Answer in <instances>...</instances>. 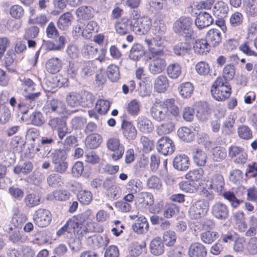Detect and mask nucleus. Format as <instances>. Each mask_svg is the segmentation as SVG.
Segmentation results:
<instances>
[{
    "label": "nucleus",
    "instance_id": "f257e3e1",
    "mask_svg": "<svg viewBox=\"0 0 257 257\" xmlns=\"http://www.w3.org/2000/svg\"><path fill=\"white\" fill-rule=\"evenodd\" d=\"M94 218L92 212L87 209L83 212L74 216L70 218V225H74L76 229V234L83 235L89 231H91L90 225Z\"/></svg>",
    "mask_w": 257,
    "mask_h": 257
},
{
    "label": "nucleus",
    "instance_id": "f03ea898",
    "mask_svg": "<svg viewBox=\"0 0 257 257\" xmlns=\"http://www.w3.org/2000/svg\"><path fill=\"white\" fill-rule=\"evenodd\" d=\"M150 59L148 70L151 74L156 75L165 70L167 64L165 52L153 51L150 53Z\"/></svg>",
    "mask_w": 257,
    "mask_h": 257
},
{
    "label": "nucleus",
    "instance_id": "7ed1b4c3",
    "mask_svg": "<svg viewBox=\"0 0 257 257\" xmlns=\"http://www.w3.org/2000/svg\"><path fill=\"white\" fill-rule=\"evenodd\" d=\"M210 91L215 99L223 101L230 96L231 88L223 78L218 77L212 84Z\"/></svg>",
    "mask_w": 257,
    "mask_h": 257
},
{
    "label": "nucleus",
    "instance_id": "20e7f679",
    "mask_svg": "<svg viewBox=\"0 0 257 257\" xmlns=\"http://www.w3.org/2000/svg\"><path fill=\"white\" fill-rule=\"evenodd\" d=\"M192 20L189 17H181L173 24L174 32L183 37L191 38L193 35L192 28Z\"/></svg>",
    "mask_w": 257,
    "mask_h": 257
},
{
    "label": "nucleus",
    "instance_id": "39448f33",
    "mask_svg": "<svg viewBox=\"0 0 257 257\" xmlns=\"http://www.w3.org/2000/svg\"><path fill=\"white\" fill-rule=\"evenodd\" d=\"M150 113L153 118L157 121L164 120L169 115L164 101L155 102L151 108Z\"/></svg>",
    "mask_w": 257,
    "mask_h": 257
},
{
    "label": "nucleus",
    "instance_id": "423d86ee",
    "mask_svg": "<svg viewBox=\"0 0 257 257\" xmlns=\"http://www.w3.org/2000/svg\"><path fill=\"white\" fill-rule=\"evenodd\" d=\"M107 149L113 152L111 158L114 161H117L122 158L124 152V147L120 144V141L116 138H110L106 142Z\"/></svg>",
    "mask_w": 257,
    "mask_h": 257
},
{
    "label": "nucleus",
    "instance_id": "0eeeda50",
    "mask_svg": "<svg viewBox=\"0 0 257 257\" xmlns=\"http://www.w3.org/2000/svg\"><path fill=\"white\" fill-rule=\"evenodd\" d=\"M208 209L207 203L204 200H198L191 206L189 213L191 218L197 219L205 216Z\"/></svg>",
    "mask_w": 257,
    "mask_h": 257
},
{
    "label": "nucleus",
    "instance_id": "6e6552de",
    "mask_svg": "<svg viewBox=\"0 0 257 257\" xmlns=\"http://www.w3.org/2000/svg\"><path fill=\"white\" fill-rule=\"evenodd\" d=\"M49 125L57 132L59 138L62 140L69 133L66 121L62 118L54 117L49 121Z\"/></svg>",
    "mask_w": 257,
    "mask_h": 257
},
{
    "label": "nucleus",
    "instance_id": "1a4fd4ad",
    "mask_svg": "<svg viewBox=\"0 0 257 257\" xmlns=\"http://www.w3.org/2000/svg\"><path fill=\"white\" fill-rule=\"evenodd\" d=\"M102 186L105 190L106 196L110 199L115 200L120 196L121 189L115 184L112 179L106 178L103 181Z\"/></svg>",
    "mask_w": 257,
    "mask_h": 257
},
{
    "label": "nucleus",
    "instance_id": "9d476101",
    "mask_svg": "<svg viewBox=\"0 0 257 257\" xmlns=\"http://www.w3.org/2000/svg\"><path fill=\"white\" fill-rule=\"evenodd\" d=\"M133 31L139 35L147 33L152 26V21L148 17L143 16L137 22L132 21Z\"/></svg>",
    "mask_w": 257,
    "mask_h": 257
},
{
    "label": "nucleus",
    "instance_id": "9b49d317",
    "mask_svg": "<svg viewBox=\"0 0 257 257\" xmlns=\"http://www.w3.org/2000/svg\"><path fill=\"white\" fill-rule=\"evenodd\" d=\"M51 214L47 209L40 208L36 210L33 216V220L35 223L41 227L48 225L51 221Z\"/></svg>",
    "mask_w": 257,
    "mask_h": 257
},
{
    "label": "nucleus",
    "instance_id": "f8f14e48",
    "mask_svg": "<svg viewBox=\"0 0 257 257\" xmlns=\"http://www.w3.org/2000/svg\"><path fill=\"white\" fill-rule=\"evenodd\" d=\"M158 151L164 155L172 154L175 151V145L173 141L167 137H163L157 142Z\"/></svg>",
    "mask_w": 257,
    "mask_h": 257
},
{
    "label": "nucleus",
    "instance_id": "ddd939ff",
    "mask_svg": "<svg viewBox=\"0 0 257 257\" xmlns=\"http://www.w3.org/2000/svg\"><path fill=\"white\" fill-rule=\"evenodd\" d=\"M145 42L149 47L150 53H152L153 51L164 52V36L155 35L152 39H146Z\"/></svg>",
    "mask_w": 257,
    "mask_h": 257
},
{
    "label": "nucleus",
    "instance_id": "4468645a",
    "mask_svg": "<svg viewBox=\"0 0 257 257\" xmlns=\"http://www.w3.org/2000/svg\"><path fill=\"white\" fill-rule=\"evenodd\" d=\"M132 25V21L130 19L124 17L115 22L114 28L117 34L123 36L133 31Z\"/></svg>",
    "mask_w": 257,
    "mask_h": 257
},
{
    "label": "nucleus",
    "instance_id": "2eb2a0df",
    "mask_svg": "<svg viewBox=\"0 0 257 257\" xmlns=\"http://www.w3.org/2000/svg\"><path fill=\"white\" fill-rule=\"evenodd\" d=\"M211 210L212 215L218 219L225 220L228 217V208L223 203L220 202L215 203L212 206Z\"/></svg>",
    "mask_w": 257,
    "mask_h": 257
},
{
    "label": "nucleus",
    "instance_id": "dca6fc26",
    "mask_svg": "<svg viewBox=\"0 0 257 257\" xmlns=\"http://www.w3.org/2000/svg\"><path fill=\"white\" fill-rule=\"evenodd\" d=\"M43 108L46 113L56 112L58 114H63L65 111L66 106L63 102L53 99L48 101Z\"/></svg>",
    "mask_w": 257,
    "mask_h": 257
},
{
    "label": "nucleus",
    "instance_id": "f3484780",
    "mask_svg": "<svg viewBox=\"0 0 257 257\" xmlns=\"http://www.w3.org/2000/svg\"><path fill=\"white\" fill-rule=\"evenodd\" d=\"M213 19L210 14L207 12H200L196 16L195 24L196 27L201 30L211 25Z\"/></svg>",
    "mask_w": 257,
    "mask_h": 257
},
{
    "label": "nucleus",
    "instance_id": "a211bd4d",
    "mask_svg": "<svg viewBox=\"0 0 257 257\" xmlns=\"http://www.w3.org/2000/svg\"><path fill=\"white\" fill-rule=\"evenodd\" d=\"M135 123L140 131L144 133H149L154 129L152 121L144 115L139 116L135 120Z\"/></svg>",
    "mask_w": 257,
    "mask_h": 257
},
{
    "label": "nucleus",
    "instance_id": "6ab92c4d",
    "mask_svg": "<svg viewBox=\"0 0 257 257\" xmlns=\"http://www.w3.org/2000/svg\"><path fill=\"white\" fill-rule=\"evenodd\" d=\"M121 130L123 136L126 139L133 140L137 137V131L131 122L123 120L121 123Z\"/></svg>",
    "mask_w": 257,
    "mask_h": 257
},
{
    "label": "nucleus",
    "instance_id": "aec40b11",
    "mask_svg": "<svg viewBox=\"0 0 257 257\" xmlns=\"http://www.w3.org/2000/svg\"><path fill=\"white\" fill-rule=\"evenodd\" d=\"M70 192L65 189H57L47 195V199L51 201L57 200L64 201L69 199Z\"/></svg>",
    "mask_w": 257,
    "mask_h": 257
},
{
    "label": "nucleus",
    "instance_id": "412c9836",
    "mask_svg": "<svg viewBox=\"0 0 257 257\" xmlns=\"http://www.w3.org/2000/svg\"><path fill=\"white\" fill-rule=\"evenodd\" d=\"M206 254L205 247L200 243H193L189 248L188 254L190 257H205Z\"/></svg>",
    "mask_w": 257,
    "mask_h": 257
},
{
    "label": "nucleus",
    "instance_id": "4be33fe9",
    "mask_svg": "<svg viewBox=\"0 0 257 257\" xmlns=\"http://www.w3.org/2000/svg\"><path fill=\"white\" fill-rule=\"evenodd\" d=\"M173 165L178 170L185 171L189 166V158L184 154L177 155L173 160Z\"/></svg>",
    "mask_w": 257,
    "mask_h": 257
},
{
    "label": "nucleus",
    "instance_id": "5701e85b",
    "mask_svg": "<svg viewBox=\"0 0 257 257\" xmlns=\"http://www.w3.org/2000/svg\"><path fill=\"white\" fill-rule=\"evenodd\" d=\"M222 39L221 34L219 30L211 29L209 30L206 35V40L209 44L213 47L219 45Z\"/></svg>",
    "mask_w": 257,
    "mask_h": 257
},
{
    "label": "nucleus",
    "instance_id": "b1692460",
    "mask_svg": "<svg viewBox=\"0 0 257 257\" xmlns=\"http://www.w3.org/2000/svg\"><path fill=\"white\" fill-rule=\"evenodd\" d=\"M210 187L217 192H221L225 185L223 176L220 174L213 175L210 179Z\"/></svg>",
    "mask_w": 257,
    "mask_h": 257
},
{
    "label": "nucleus",
    "instance_id": "393cba45",
    "mask_svg": "<svg viewBox=\"0 0 257 257\" xmlns=\"http://www.w3.org/2000/svg\"><path fill=\"white\" fill-rule=\"evenodd\" d=\"M169 86V80L165 75H160L156 77L154 82V89L157 92L162 93L166 91Z\"/></svg>",
    "mask_w": 257,
    "mask_h": 257
},
{
    "label": "nucleus",
    "instance_id": "a878e982",
    "mask_svg": "<svg viewBox=\"0 0 257 257\" xmlns=\"http://www.w3.org/2000/svg\"><path fill=\"white\" fill-rule=\"evenodd\" d=\"M228 12V7L226 4L222 1H218L213 6L212 9V14L218 18L225 17Z\"/></svg>",
    "mask_w": 257,
    "mask_h": 257
},
{
    "label": "nucleus",
    "instance_id": "bb28decb",
    "mask_svg": "<svg viewBox=\"0 0 257 257\" xmlns=\"http://www.w3.org/2000/svg\"><path fill=\"white\" fill-rule=\"evenodd\" d=\"M145 54L144 47L140 44H135L130 50L128 57L133 61H138L144 56Z\"/></svg>",
    "mask_w": 257,
    "mask_h": 257
},
{
    "label": "nucleus",
    "instance_id": "cd10ccee",
    "mask_svg": "<svg viewBox=\"0 0 257 257\" xmlns=\"http://www.w3.org/2000/svg\"><path fill=\"white\" fill-rule=\"evenodd\" d=\"M196 116L202 120H207L209 116V107L206 102L199 103L196 106Z\"/></svg>",
    "mask_w": 257,
    "mask_h": 257
},
{
    "label": "nucleus",
    "instance_id": "c85d7f7f",
    "mask_svg": "<svg viewBox=\"0 0 257 257\" xmlns=\"http://www.w3.org/2000/svg\"><path fill=\"white\" fill-rule=\"evenodd\" d=\"M193 159L198 166H204L206 163L207 156L206 154L199 148H195L192 152Z\"/></svg>",
    "mask_w": 257,
    "mask_h": 257
},
{
    "label": "nucleus",
    "instance_id": "c756f323",
    "mask_svg": "<svg viewBox=\"0 0 257 257\" xmlns=\"http://www.w3.org/2000/svg\"><path fill=\"white\" fill-rule=\"evenodd\" d=\"M151 252L155 255H159L164 251V245L161 238H154L150 244Z\"/></svg>",
    "mask_w": 257,
    "mask_h": 257
},
{
    "label": "nucleus",
    "instance_id": "7c9ffc66",
    "mask_svg": "<svg viewBox=\"0 0 257 257\" xmlns=\"http://www.w3.org/2000/svg\"><path fill=\"white\" fill-rule=\"evenodd\" d=\"M62 68V62L58 58H52L46 63V69L50 73L55 74Z\"/></svg>",
    "mask_w": 257,
    "mask_h": 257
},
{
    "label": "nucleus",
    "instance_id": "2f4dec72",
    "mask_svg": "<svg viewBox=\"0 0 257 257\" xmlns=\"http://www.w3.org/2000/svg\"><path fill=\"white\" fill-rule=\"evenodd\" d=\"M102 142L101 136L97 133L88 135L86 138V146L87 148L94 149L99 146Z\"/></svg>",
    "mask_w": 257,
    "mask_h": 257
},
{
    "label": "nucleus",
    "instance_id": "473e14b6",
    "mask_svg": "<svg viewBox=\"0 0 257 257\" xmlns=\"http://www.w3.org/2000/svg\"><path fill=\"white\" fill-rule=\"evenodd\" d=\"M193 49L198 54H206L210 50V44L206 39H198L194 44Z\"/></svg>",
    "mask_w": 257,
    "mask_h": 257
},
{
    "label": "nucleus",
    "instance_id": "72a5a7b5",
    "mask_svg": "<svg viewBox=\"0 0 257 257\" xmlns=\"http://www.w3.org/2000/svg\"><path fill=\"white\" fill-rule=\"evenodd\" d=\"M132 227L134 231L138 233H143L148 231L149 224L145 217L140 216L132 225Z\"/></svg>",
    "mask_w": 257,
    "mask_h": 257
},
{
    "label": "nucleus",
    "instance_id": "f704fd0d",
    "mask_svg": "<svg viewBox=\"0 0 257 257\" xmlns=\"http://www.w3.org/2000/svg\"><path fill=\"white\" fill-rule=\"evenodd\" d=\"M166 71L167 75L172 79L178 78L182 73L181 66L177 62L170 64L167 66Z\"/></svg>",
    "mask_w": 257,
    "mask_h": 257
},
{
    "label": "nucleus",
    "instance_id": "c9c22d12",
    "mask_svg": "<svg viewBox=\"0 0 257 257\" xmlns=\"http://www.w3.org/2000/svg\"><path fill=\"white\" fill-rule=\"evenodd\" d=\"M73 17L70 13H65L62 15L57 21V26L62 30L67 29L71 25Z\"/></svg>",
    "mask_w": 257,
    "mask_h": 257
},
{
    "label": "nucleus",
    "instance_id": "e433bc0d",
    "mask_svg": "<svg viewBox=\"0 0 257 257\" xmlns=\"http://www.w3.org/2000/svg\"><path fill=\"white\" fill-rule=\"evenodd\" d=\"M47 182L49 186L54 188L59 187L64 184L63 177L56 173L49 175L47 178Z\"/></svg>",
    "mask_w": 257,
    "mask_h": 257
},
{
    "label": "nucleus",
    "instance_id": "4c0bfd02",
    "mask_svg": "<svg viewBox=\"0 0 257 257\" xmlns=\"http://www.w3.org/2000/svg\"><path fill=\"white\" fill-rule=\"evenodd\" d=\"M219 236L217 231L207 230L200 234L201 240L205 244H210Z\"/></svg>",
    "mask_w": 257,
    "mask_h": 257
},
{
    "label": "nucleus",
    "instance_id": "58836bf2",
    "mask_svg": "<svg viewBox=\"0 0 257 257\" xmlns=\"http://www.w3.org/2000/svg\"><path fill=\"white\" fill-rule=\"evenodd\" d=\"M66 99L68 105L75 107L82 103L81 99L83 100V97L78 93L72 92L67 95Z\"/></svg>",
    "mask_w": 257,
    "mask_h": 257
},
{
    "label": "nucleus",
    "instance_id": "ea45409f",
    "mask_svg": "<svg viewBox=\"0 0 257 257\" xmlns=\"http://www.w3.org/2000/svg\"><path fill=\"white\" fill-rule=\"evenodd\" d=\"M179 137L184 141L189 142L194 138V133L187 127H181L178 130Z\"/></svg>",
    "mask_w": 257,
    "mask_h": 257
},
{
    "label": "nucleus",
    "instance_id": "a19ab883",
    "mask_svg": "<svg viewBox=\"0 0 257 257\" xmlns=\"http://www.w3.org/2000/svg\"><path fill=\"white\" fill-rule=\"evenodd\" d=\"M142 182L137 179L130 180L126 185L125 188L128 192L137 193L142 189Z\"/></svg>",
    "mask_w": 257,
    "mask_h": 257
},
{
    "label": "nucleus",
    "instance_id": "79ce46f5",
    "mask_svg": "<svg viewBox=\"0 0 257 257\" xmlns=\"http://www.w3.org/2000/svg\"><path fill=\"white\" fill-rule=\"evenodd\" d=\"M50 157L53 164H56V163L66 160L67 158V154L66 152L63 150L58 149L54 150L53 152L48 153Z\"/></svg>",
    "mask_w": 257,
    "mask_h": 257
},
{
    "label": "nucleus",
    "instance_id": "37998d69",
    "mask_svg": "<svg viewBox=\"0 0 257 257\" xmlns=\"http://www.w3.org/2000/svg\"><path fill=\"white\" fill-rule=\"evenodd\" d=\"M175 128V125L174 122L172 121H168L159 125L156 131L159 135H163L169 134L172 132Z\"/></svg>",
    "mask_w": 257,
    "mask_h": 257
},
{
    "label": "nucleus",
    "instance_id": "c03bdc74",
    "mask_svg": "<svg viewBox=\"0 0 257 257\" xmlns=\"http://www.w3.org/2000/svg\"><path fill=\"white\" fill-rule=\"evenodd\" d=\"M93 13V9L88 6H81L78 8L76 11L77 17L83 19H89L92 18Z\"/></svg>",
    "mask_w": 257,
    "mask_h": 257
},
{
    "label": "nucleus",
    "instance_id": "a18cd8bd",
    "mask_svg": "<svg viewBox=\"0 0 257 257\" xmlns=\"http://www.w3.org/2000/svg\"><path fill=\"white\" fill-rule=\"evenodd\" d=\"M108 78L112 82H116L120 77V72L118 67L114 64L109 65L106 70Z\"/></svg>",
    "mask_w": 257,
    "mask_h": 257
},
{
    "label": "nucleus",
    "instance_id": "49530a36",
    "mask_svg": "<svg viewBox=\"0 0 257 257\" xmlns=\"http://www.w3.org/2000/svg\"><path fill=\"white\" fill-rule=\"evenodd\" d=\"M179 89L180 94L182 97L188 98L191 96L194 91V87L191 83L187 82L181 84Z\"/></svg>",
    "mask_w": 257,
    "mask_h": 257
},
{
    "label": "nucleus",
    "instance_id": "de8ad7c7",
    "mask_svg": "<svg viewBox=\"0 0 257 257\" xmlns=\"http://www.w3.org/2000/svg\"><path fill=\"white\" fill-rule=\"evenodd\" d=\"M204 171L202 169L199 168L190 171L186 174V178L192 182H199L201 180Z\"/></svg>",
    "mask_w": 257,
    "mask_h": 257
},
{
    "label": "nucleus",
    "instance_id": "09e8293b",
    "mask_svg": "<svg viewBox=\"0 0 257 257\" xmlns=\"http://www.w3.org/2000/svg\"><path fill=\"white\" fill-rule=\"evenodd\" d=\"M24 201L28 207L32 208L39 204L40 197L36 194L31 193L26 195Z\"/></svg>",
    "mask_w": 257,
    "mask_h": 257
},
{
    "label": "nucleus",
    "instance_id": "8fccbe9b",
    "mask_svg": "<svg viewBox=\"0 0 257 257\" xmlns=\"http://www.w3.org/2000/svg\"><path fill=\"white\" fill-rule=\"evenodd\" d=\"M243 178L242 172L237 169L231 171L228 176L229 181L236 184H240L243 181Z\"/></svg>",
    "mask_w": 257,
    "mask_h": 257
},
{
    "label": "nucleus",
    "instance_id": "3c124183",
    "mask_svg": "<svg viewBox=\"0 0 257 257\" xmlns=\"http://www.w3.org/2000/svg\"><path fill=\"white\" fill-rule=\"evenodd\" d=\"M94 247L100 248L106 246L109 242L108 238L100 235H94L91 237Z\"/></svg>",
    "mask_w": 257,
    "mask_h": 257
},
{
    "label": "nucleus",
    "instance_id": "603ef678",
    "mask_svg": "<svg viewBox=\"0 0 257 257\" xmlns=\"http://www.w3.org/2000/svg\"><path fill=\"white\" fill-rule=\"evenodd\" d=\"M110 107L109 101L103 99H99L95 105V109L100 114L106 113Z\"/></svg>",
    "mask_w": 257,
    "mask_h": 257
},
{
    "label": "nucleus",
    "instance_id": "864d4df0",
    "mask_svg": "<svg viewBox=\"0 0 257 257\" xmlns=\"http://www.w3.org/2000/svg\"><path fill=\"white\" fill-rule=\"evenodd\" d=\"M77 197L80 203L84 205H88L92 200V195L89 191L81 190L79 191Z\"/></svg>",
    "mask_w": 257,
    "mask_h": 257
},
{
    "label": "nucleus",
    "instance_id": "5fc2aeb1",
    "mask_svg": "<svg viewBox=\"0 0 257 257\" xmlns=\"http://www.w3.org/2000/svg\"><path fill=\"white\" fill-rule=\"evenodd\" d=\"M243 20V17L241 13L236 12L232 14L229 18V24L232 27L240 26Z\"/></svg>",
    "mask_w": 257,
    "mask_h": 257
},
{
    "label": "nucleus",
    "instance_id": "6e6d98bb",
    "mask_svg": "<svg viewBox=\"0 0 257 257\" xmlns=\"http://www.w3.org/2000/svg\"><path fill=\"white\" fill-rule=\"evenodd\" d=\"M164 102L168 109V112L169 111L174 116H177L179 114L180 110L175 103L174 99H167L164 101Z\"/></svg>",
    "mask_w": 257,
    "mask_h": 257
},
{
    "label": "nucleus",
    "instance_id": "4d7b16f0",
    "mask_svg": "<svg viewBox=\"0 0 257 257\" xmlns=\"http://www.w3.org/2000/svg\"><path fill=\"white\" fill-rule=\"evenodd\" d=\"M237 133L240 138L244 140H249L252 137V132L251 129L245 125H241L237 128Z\"/></svg>",
    "mask_w": 257,
    "mask_h": 257
},
{
    "label": "nucleus",
    "instance_id": "13d9d810",
    "mask_svg": "<svg viewBox=\"0 0 257 257\" xmlns=\"http://www.w3.org/2000/svg\"><path fill=\"white\" fill-rule=\"evenodd\" d=\"M48 21L49 19L46 15L40 14L34 18L29 17L28 23L31 25H39L43 27L46 24Z\"/></svg>",
    "mask_w": 257,
    "mask_h": 257
},
{
    "label": "nucleus",
    "instance_id": "bf43d9fd",
    "mask_svg": "<svg viewBox=\"0 0 257 257\" xmlns=\"http://www.w3.org/2000/svg\"><path fill=\"white\" fill-rule=\"evenodd\" d=\"M213 159L217 162L224 160L226 157V151L221 147H215L212 151Z\"/></svg>",
    "mask_w": 257,
    "mask_h": 257
},
{
    "label": "nucleus",
    "instance_id": "052dcab7",
    "mask_svg": "<svg viewBox=\"0 0 257 257\" xmlns=\"http://www.w3.org/2000/svg\"><path fill=\"white\" fill-rule=\"evenodd\" d=\"M235 123V119L233 115H230L228 119L225 121L222 125V133L225 135H230L233 133V127Z\"/></svg>",
    "mask_w": 257,
    "mask_h": 257
},
{
    "label": "nucleus",
    "instance_id": "680f3d73",
    "mask_svg": "<svg viewBox=\"0 0 257 257\" xmlns=\"http://www.w3.org/2000/svg\"><path fill=\"white\" fill-rule=\"evenodd\" d=\"M33 169L31 162H28L23 164L22 166H17L14 168V172L16 174L22 173L27 175L30 173Z\"/></svg>",
    "mask_w": 257,
    "mask_h": 257
},
{
    "label": "nucleus",
    "instance_id": "e2e57ef3",
    "mask_svg": "<svg viewBox=\"0 0 257 257\" xmlns=\"http://www.w3.org/2000/svg\"><path fill=\"white\" fill-rule=\"evenodd\" d=\"M249 228L246 230L245 235L247 236H252L256 234L257 229V217L254 215L251 216L248 220Z\"/></svg>",
    "mask_w": 257,
    "mask_h": 257
},
{
    "label": "nucleus",
    "instance_id": "0e129e2a",
    "mask_svg": "<svg viewBox=\"0 0 257 257\" xmlns=\"http://www.w3.org/2000/svg\"><path fill=\"white\" fill-rule=\"evenodd\" d=\"M31 122L37 126H40L45 122V119L42 113L40 111L33 112L29 117Z\"/></svg>",
    "mask_w": 257,
    "mask_h": 257
},
{
    "label": "nucleus",
    "instance_id": "69168bd1",
    "mask_svg": "<svg viewBox=\"0 0 257 257\" xmlns=\"http://www.w3.org/2000/svg\"><path fill=\"white\" fill-rule=\"evenodd\" d=\"M189 46L186 43H179L173 48L174 53L178 56H184L188 53Z\"/></svg>",
    "mask_w": 257,
    "mask_h": 257
},
{
    "label": "nucleus",
    "instance_id": "338daca9",
    "mask_svg": "<svg viewBox=\"0 0 257 257\" xmlns=\"http://www.w3.org/2000/svg\"><path fill=\"white\" fill-rule=\"evenodd\" d=\"M195 70L199 75L206 76L209 73L210 67L207 63L204 61H200L196 64Z\"/></svg>",
    "mask_w": 257,
    "mask_h": 257
},
{
    "label": "nucleus",
    "instance_id": "774afa93",
    "mask_svg": "<svg viewBox=\"0 0 257 257\" xmlns=\"http://www.w3.org/2000/svg\"><path fill=\"white\" fill-rule=\"evenodd\" d=\"M223 76L226 80H232L235 74V67L232 64L226 65L223 70Z\"/></svg>",
    "mask_w": 257,
    "mask_h": 257
}]
</instances>
